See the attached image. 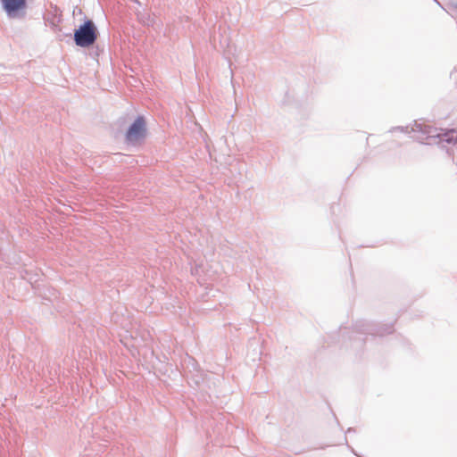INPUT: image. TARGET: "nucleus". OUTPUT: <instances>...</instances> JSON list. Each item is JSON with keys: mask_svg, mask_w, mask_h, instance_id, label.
Instances as JSON below:
<instances>
[{"mask_svg": "<svg viewBox=\"0 0 457 457\" xmlns=\"http://www.w3.org/2000/svg\"><path fill=\"white\" fill-rule=\"evenodd\" d=\"M415 140L422 143L431 145L433 143H457V130L456 129H444L432 127L425 123L415 122L411 128Z\"/></svg>", "mask_w": 457, "mask_h": 457, "instance_id": "1", "label": "nucleus"}, {"mask_svg": "<svg viewBox=\"0 0 457 457\" xmlns=\"http://www.w3.org/2000/svg\"><path fill=\"white\" fill-rule=\"evenodd\" d=\"M96 39V28L92 21H86L74 32V41L77 46L87 47L95 43Z\"/></svg>", "mask_w": 457, "mask_h": 457, "instance_id": "2", "label": "nucleus"}, {"mask_svg": "<svg viewBox=\"0 0 457 457\" xmlns=\"http://www.w3.org/2000/svg\"><path fill=\"white\" fill-rule=\"evenodd\" d=\"M146 135V125L143 116H138L129 126L126 132V141L129 144L136 145L141 142Z\"/></svg>", "mask_w": 457, "mask_h": 457, "instance_id": "3", "label": "nucleus"}, {"mask_svg": "<svg viewBox=\"0 0 457 457\" xmlns=\"http://www.w3.org/2000/svg\"><path fill=\"white\" fill-rule=\"evenodd\" d=\"M1 3L9 18L20 17V12L27 7L26 0H1Z\"/></svg>", "mask_w": 457, "mask_h": 457, "instance_id": "4", "label": "nucleus"}, {"mask_svg": "<svg viewBox=\"0 0 457 457\" xmlns=\"http://www.w3.org/2000/svg\"><path fill=\"white\" fill-rule=\"evenodd\" d=\"M200 271H202V267H195V270H193V273L199 276L198 278V282L200 285L204 286V285H206L207 284V279L201 277L200 275Z\"/></svg>", "mask_w": 457, "mask_h": 457, "instance_id": "5", "label": "nucleus"}, {"mask_svg": "<svg viewBox=\"0 0 457 457\" xmlns=\"http://www.w3.org/2000/svg\"><path fill=\"white\" fill-rule=\"evenodd\" d=\"M392 332V328L391 327H388L386 328L385 330L381 331V330H378L377 331L376 333H374L375 335H378V336H384L386 334H390Z\"/></svg>", "mask_w": 457, "mask_h": 457, "instance_id": "6", "label": "nucleus"}]
</instances>
